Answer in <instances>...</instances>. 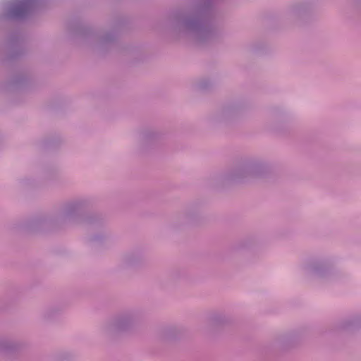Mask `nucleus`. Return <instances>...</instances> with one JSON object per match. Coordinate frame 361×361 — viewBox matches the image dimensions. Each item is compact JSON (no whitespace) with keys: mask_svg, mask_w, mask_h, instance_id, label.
Returning <instances> with one entry per match:
<instances>
[{"mask_svg":"<svg viewBox=\"0 0 361 361\" xmlns=\"http://www.w3.org/2000/svg\"><path fill=\"white\" fill-rule=\"evenodd\" d=\"M30 3L28 0L19 1L14 9L11 12V15L16 17L23 16L28 9Z\"/></svg>","mask_w":361,"mask_h":361,"instance_id":"obj_6","label":"nucleus"},{"mask_svg":"<svg viewBox=\"0 0 361 361\" xmlns=\"http://www.w3.org/2000/svg\"><path fill=\"white\" fill-rule=\"evenodd\" d=\"M262 169L261 163L249 161L233 169L228 173L226 178L231 180H242L261 173Z\"/></svg>","mask_w":361,"mask_h":361,"instance_id":"obj_3","label":"nucleus"},{"mask_svg":"<svg viewBox=\"0 0 361 361\" xmlns=\"http://www.w3.org/2000/svg\"><path fill=\"white\" fill-rule=\"evenodd\" d=\"M78 204L76 203H70L61 209L59 218L62 221L70 219L76 214Z\"/></svg>","mask_w":361,"mask_h":361,"instance_id":"obj_5","label":"nucleus"},{"mask_svg":"<svg viewBox=\"0 0 361 361\" xmlns=\"http://www.w3.org/2000/svg\"><path fill=\"white\" fill-rule=\"evenodd\" d=\"M301 11H302V7L299 5H297L293 8L292 12L295 13H299L301 12Z\"/></svg>","mask_w":361,"mask_h":361,"instance_id":"obj_9","label":"nucleus"},{"mask_svg":"<svg viewBox=\"0 0 361 361\" xmlns=\"http://www.w3.org/2000/svg\"><path fill=\"white\" fill-rule=\"evenodd\" d=\"M224 116V114H223V113H221V114H220L217 115V118H217V119H220V118H221V116Z\"/></svg>","mask_w":361,"mask_h":361,"instance_id":"obj_10","label":"nucleus"},{"mask_svg":"<svg viewBox=\"0 0 361 361\" xmlns=\"http://www.w3.org/2000/svg\"><path fill=\"white\" fill-rule=\"evenodd\" d=\"M303 273L311 278L326 280L332 278L336 273L333 263L327 260L311 259L302 265Z\"/></svg>","mask_w":361,"mask_h":361,"instance_id":"obj_2","label":"nucleus"},{"mask_svg":"<svg viewBox=\"0 0 361 361\" xmlns=\"http://www.w3.org/2000/svg\"><path fill=\"white\" fill-rule=\"evenodd\" d=\"M361 324V314H355L350 318L345 319L342 323V328L345 329H351Z\"/></svg>","mask_w":361,"mask_h":361,"instance_id":"obj_7","label":"nucleus"},{"mask_svg":"<svg viewBox=\"0 0 361 361\" xmlns=\"http://www.w3.org/2000/svg\"><path fill=\"white\" fill-rule=\"evenodd\" d=\"M20 348V345L11 340H3L0 341V350L3 352H13Z\"/></svg>","mask_w":361,"mask_h":361,"instance_id":"obj_8","label":"nucleus"},{"mask_svg":"<svg viewBox=\"0 0 361 361\" xmlns=\"http://www.w3.org/2000/svg\"><path fill=\"white\" fill-rule=\"evenodd\" d=\"M173 30L178 34L197 42L203 41L210 35L207 27L196 17L178 20L173 24Z\"/></svg>","mask_w":361,"mask_h":361,"instance_id":"obj_1","label":"nucleus"},{"mask_svg":"<svg viewBox=\"0 0 361 361\" xmlns=\"http://www.w3.org/2000/svg\"><path fill=\"white\" fill-rule=\"evenodd\" d=\"M137 322V316L134 312L122 314L108 325V330L112 332H125L131 330Z\"/></svg>","mask_w":361,"mask_h":361,"instance_id":"obj_4","label":"nucleus"}]
</instances>
